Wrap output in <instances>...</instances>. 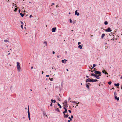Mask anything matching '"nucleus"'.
Instances as JSON below:
<instances>
[{"mask_svg":"<svg viewBox=\"0 0 122 122\" xmlns=\"http://www.w3.org/2000/svg\"><path fill=\"white\" fill-rule=\"evenodd\" d=\"M32 16L31 15H30L29 17L30 18H31Z\"/></svg>","mask_w":122,"mask_h":122,"instance_id":"obj_46","label":"nucleus"},{"mask_svg":"<svg viewBox=\"0 0 122 122\" xmlns=\"http://www.w3.org/2000/svg\"><path fill=\"white\" fill-rule=\"evenodd\" d=\"M59 91H61V89L59 87Z\"/></svg>","mask_w":122,"mask_h":122,"instance_id":"obj_52","label":"nucleus"},{"mask_svg":"<svg viewBox=\"0 0 122 122\" xmlns=\"http://www.w3.org/2000/svg\"><path fill=\"white\" fill-rule=\"evenodd\" d=\"M52 102H51V104H50V106H52Z\"/></svg>","mask_w":122,"mask_h":122,"instance_id":"obj_40","label":"nucleus"},{"mask_svg":"<svg viewBox=\"0 0 122 122\" xmlns=\"http://www.w3.org/2000/svg\"><path fill=\"white\" fill-rule=\"evenodd\" d=\"M51 101L52 102H53L54 103H55L56 102V101L55 100L51 99Z\"/></svg>","mask_w":122,"mask_h":122,"instance_id":"obj_15","label":"nucleus"},{"mask_svg":"<svg viewBox=\"0 0 122 122\" xmlns=\"http://www.w3.org/2000/svg\"><path fill=\"white\" fill-rule=\"evenodd\" d=\"M76 104H77L76 105V107H76L77 106H78V103H76Z\"/></svg>","mask_w":122,"mask_h":122,"instance_id":"obj_50","label":"nucleus"},{"mask_svg":"<svg viewBox=\"0 0 122 122\" xmlns=\"http://www.w3.org/2000/svg\"><path fill=\"white\" fill-rule=\"evenodd\" d=\"M117 95V93L116 92H115L114 94V96L115 97L116 96H117L116 95Z\"/></svg>","mask_w":122,"mask_h":122,"instance_id":"obj_22","label":"nucleus"},{"mask_svg":"<svg viewBox=\"0 0 122 122\" xmlns=\"http://www.w3.org/2000/svg\"><path fill=\"white\" fill-rule=\"evenodd\" d=\"M114 85L115 86H118L119 85V83H118L117 84L115 83Z\"/></svg>","mask_w":122,"mask_h":122,"instance_id":"obj_18","label":"nucleus"},{"mask_svg":"<svg viewBox=\"0 0 122 122\" xmlns=\"http://www.w3.org/2000/svg\"><path fill=\"white\" fill-rule=\"evenodd\" d=\"M69 14H71V13H70V12H69Z\"/></svg>","mask_w":122,"mask_h":122,"instance_id":"obj_64","label":"nucleus"},{"mask_svg":"<svg viewBox=\"0 0 122 122\" xmlns=\"http://www.w3.org/2000/svg\"><path fill=\"white\" fill-rule=\"evenodd\" d=\"M94 73H95L96 74L98 75V76H101V72L100 71H96L94 72Z\"/></svg>","mask_w":122,"mask_h":122,"instance_id":"obj_3","label":"nucleus"},{"mask_svg":"<svg viewBox=\"0 0 122 122\" xmlns=\"http://www.w3.org/2000/svg\"><path fill=\"white\" fill-rule=\"evenodd\" d=\"M102 72L106 75H108V73L105 70H103L102 71Z\"/></svg>","mask_w":122,"mask_h":122,"instance_id":"obj_7","label":"nucleus"},{"mask_svg":"<svg viewBox=\"0 0 122 122\" xmlns=\"http://www.w3.org/2000/svg\"><path fill=\"white\" fill-rule=\"evenodd\" d=\"M54 4H55L54 3H52V4H51V6H53V5H54Z\"/></svg>","mask_w":122,"mask_h":122,"instance_id":"obj_39","label":"nucleus"},{"mask_svg":"<svg viewBox=\"0 0 122 122\" xmlns=\"http://www.w3.org/2000/svg\"><path fill=\"white\" fill-rule=\"evenodd\" d=\"M73 116L72 115L71 116V119L72 118H73Z\"/></svg>","mask_w":122,"mask_h":122,"instance_id":"obj_41","label":"nucleus"},{"mask_svg":"<svg viewBox=\"0 0 122 122\" xmlns=\"http://www.w3.org/2000/svg\"><path fill=\"white\" fill-rule=\"evenodd\" d=\"M105 36V34H103L102 35L101 38L102 39H103L104 37Z\"/></svg>","mask_w":122,"mask_h":122,"instance_id":"obj_16","label":"nucleus"},{"mask_svg":"<svg viewBox=\"0 0 122 122\" xmlns=\"http://www.w3.org/2000/svg\"><path fill=\"white\" fill-rule=\"evenodd\" d=\"M106 32H110L112 31V30L111 29V28L110 27H108L107 29L105 30Z\"/></svg>","mask_w":122,"mask_h":122,"instance_id":"obj_4","label":"nucleus"},{"mask_svg":"<svg viewBox=\"0 0 122 122\" xmlns=\"http://www.w3.org/2000/svg\"><path fill=\"white\" fill-rule=\"evenodd\" d=\"M108 84H109V85H110L112 83V82L111 81H109L108 82Z\"/></svg>","mask_w":122,"mask_h":122,"instance_id":"obj_27","label":"nucleus"},{"mask_svg":"<svg viewBox=\"0 0 122 122\" xmlns=\"http://www.w3.org/2000/svg\"><path fill=\"white\" fill-rule=\"evenodd\" d=\"M91 75V76H93L95 77L96 76V75H97V74H96V73L94 74V73H92V74Z\"/></svg>","mask_w":122,"mask_h":122,"instance_id":"obj_17","label":"nucleus"},{"mask_svg":"<svg viewBox=\"0 0 122 122\" xmlns=\"http://www.w3.org/2000/svg\"><path fill=\"white\" fill-rule=\"evenodd\" d=\"M21 27L23 29V25H21Z\"/></svg>","mask_w":122,"mask_h":122,"instance_id":"obj_49","label":"nucleus"},{"mask_svg":"<svg viewBox=\"0 0 122 122\" xmlns=\"http://www.w3.org/2000/svg\"><path fill=\"white\" fill-rule=\"evenodd\" d=\"M81 42H78V45H80V44H81Z\"/></svg>","mask_w":122,"mask_h":122,"instance_id":"obj_42","label":"nucleus"},{"mask_svg":"<svg viewBox=\"0 0 122 122\" xmlns=\"http://www.w3.org/2000/svg\"><path fill=\"white\" fill-rule=\"evenodd\" d=\"M97 70L96 69V68H94V70Z\"/></svg>","mask_w":122,"mask_h":122,"instance_id":"obj_58","label":"nucleus"},{"mask_svg":"<svg viewBox=\"0 0 122 122\" xmlns=\"http://www.w3.org/2000/svg\"><path fill=\"white\" fill-rule=\"evenodd\" d=\"M57 105L58 106H59L60 108H61V106L60 105V104L59 103H57Z\"/></svg>","mask_w":122,"mask_h":122,"instance_id":"obj_23","label":"nucleus"},{"mask_svg":"<svg viewBox=\"0 0 122 122\" xmlns=\"http://www.w3.org/2000/svg\"><path fill=\"white\" fill-rule=\"evenodd\" d=\"M115 100H117V101H118L119 100V97H117V96H116L115 97Z\"/></svg>","mask_w":122,"mask_h":122,"instance_id":"obj_14","label":"nucleus"},{"mask_svg":"<svg viewBox=\"0 0 122 122\" xmlns=\"http://www.w3.org/2000/svg\"><path fill=\"white\" fill-rule=\"evenodd\" d=\"M28 118L29 120H30V112H29V109H28Z\"/></svg>","mask_w":122,"mask_h":122,"instance_id":"obj_6","label":"nucleus"},{"mask_svg":"<svg viewBox=\"0 0 122 122\" xmlns=\"http://www.w3.org/2000/svg\"><path fill=\"white\" fill-rule=\"evenodd\" d=\"M42 112H43V114L44 116H45L46 117H47V115H46V113L44 111H43V110L42 111Z\"/></svg>","mask_w":122,"mask_h":122,"instance_id":"obj_12","label":"nucleus"},{"mask_svg":"<svg viewBox=\"0 0 122 122\" xmlns=\"http://www.w3.org/2000/svg\"><path fill=\"white\" fill-rule=\"evenodd\" d=\"M86 84H88V86H89L90 85H91V84H90V83H87V82H86Z\"/></svg>","mask_w":122,"mask_h":122,"instance_id":"obj_33","label":"nucleus"},{"mask_svg":"<svg viewBox=\"0 0 122 122\" xmlns=\"http://www.w3.org/2000/svg\"><path fill=\"white\" fill-rule=\"evenodd\" d=\"M57 57L58 58H59V56H57Z\"/></svg>","mask_w":122,"mask_h":122,"instance_id":"obj_62","label":"nucleus"},{"mask_svg":"<svg viewBox=\"0 0 122 122\" xmlns=\"http://www.w3.org/2000/svg\"><path fill=\"white\" fill-rule=\"evenodd\" d=\"M68 118L69 119L71 120H72L71 118L70 117H69Z\"/></svg>","mask_w":122,"mask_h":122,"instance_id":"obj_35","label":"nucleus"},{"mask_svg":"<svg viewBox=\"0 0 122 122\" xmlns=\"http://www.w3.org/2000/svg\"><path fill=\"white\" fill-rule=\"evenodd\" d=\"M78 47L80 49H82V44L81 45H79Z\"/></svg>","mask_w":122,"mask_h":122,"instance_id":"obj_13","label":"nucleus"},{"mask_svg":"<svg viewBox=\"0 0 122 122\" xmlns=\"http://www.w3.org/2000/svg\"><path fill=\"white\" fill-rule=\"evenodd\" d=\"M18 12H19V13H20V9H19V10Z\"/></svg>","mask_w":122,"mask_h":122,"instance_id":"obj_44","label":"nucleus"},{"mask_svg":"<svg viewBox=\"0 0 122 122\" xmlns=\"http://www.w3.org/2000/svg\"><path fill=\"white\" fill-rule=\"evenodd\" d=\"M28 109H29V105H28Z\"/></svg>","mask_w":122,"mask_h":122,"instance_id":"obj_60","label":"nucleus"},{"mask_svg":"<svg viewBox=\"0 0 122 122\" xmlns=\"http://www.w3.org/2000/svg\"><path fill=\"white\" fill-rule=\"evenodd\" d=\"M17 70L19 71H20L21 70L20 67V64L18 62H17Z\"/></svg>","mask_w":122,"mask_h":122,"instance_id":"obj_2","label":"nucleus"},{"mask_svg":"<svg viewBox=\"0 0 122 122\" xmlns=\"http://www.w3.org/2000/svg\"><path fill=\"white\" fill-rule=\"evenodd\" d=\"M92 82V79L90 78L86 79V82Z\"/></svg>","mask_w":122,"mask_h":122,"instance_id":"obj_5","label":"nucleus"},{"mask_svg":"<svg viewBox=\"0 0 122 122\" xmlns=\"http://www.w3.org/2000/svg\"><path fill=\"white\" fill-rule=\"evenodd\" d=\"M68 111L70 113H71V111L70 110H68Z\"/></svg>","mask_w":122,"mask_h":122,"instance_id":"obj_38","label":"nucleus"},{"mask_svg":"<svg viewBox=\"0 0 122 122\" xmlns=\"http://www.w3.org/2000/svg\"><path fill=\"white\" fill-rule=\"evenodd\" d=\"M20 14L21 16L22 17H23L24 15V14H23L21 13H20Z\"/></svg>","mask_w":122,"mask_h":122,"instance_id":"obj_21","label":"nucleus"},{"mask_svg":"<svg viewBox=\"0 0 122 122\" xmlns=\"http://www.w3.org/2000/svg\"><path fill=\"white\" fill-rule=\"evenodd\" d=\"M55 110L56 111H57L59 112H60V110L58 108H57Z\"/></svg>","mask_w":122,"mask_h":122,"instance_id":"obj_19","label":"nucleus"},{"mask_svg":"<svg viewBox=\"0 0 122 122\" xmlns=\"http://www.w3.org/2000/svg\"><path fill=\"white\" fill-rule=\"evenodd\" d=\"M49 75H46V77H49Z\"/></svg>","mask_w":122,"mask_h":122,"instance_id":"obj_45","label":"nucleus"},{"mask_svg":"<svg viewBox=\"0 0 122 122\" xmlns=\"http://www.w3.org/2000/svg\"><path fill=\"white\" fill-rule=\"evenodd\" d=\"M44 43L46 45V46H47V42L46 41H45L44 42Z\"/></svg>","mask_w":122,"mask_h":122,"instance_id":"obj_25","label":"nucleus"},{"mask_svg":"<svg viewBox=\"0 0 122 122\" xmlns=\"http://www.w3.org/2000/svg\"><path fill=\"white\" fill-rule=\"evenodd\" d=\"M86 77L87 78H88L89 77V76H86Z\"/></svg>","mask_w":122,"mask_h":122,"instance_id":"obj_51","label":"nucleus"},{"mask_svg":"<svg viewBox=\"0 0 122 122\" xmlns=\"http://www.w3.org/2000/svg\"><path fill=\"white\" fill-rule=\"evenodd\" d=\"M4 41L5 42H9V41L8 40H4Z\"/></svg>","mask_w":122,"mask_h":122,"instance_id":"obj_37","label":"nucleus"},{"mask_svg":"<svg viewBox=\"0 0 122 122\" xmlns=\"http://www.w3.org/2000/svg\"><path fill=\"white\" fill-rule=\"evenodd\" d=\"M77 10H76L75 11V15H76L77 16H78L80 14H79V13L78 12H77Z\"/></svg>","mask_w":122,"mask_h":122,"instance_id":"obj_9","label":"nucleus"},{"mask_svg":"<svg viewBox=\"0 0 122 122\" xmlns=\"http://www.w3.org/2000/svg\"><path fill=\"white\" fill-rule=\"evenodd\" d=\"M66 70L67 71H68L69 70L68 69H66Z\"/></svg>","mask_w":122,"mask_h":122,"instance_id":"obj_57","label":"nucleus"},{"mask_svg":"<svg viewBox=\"0 0 122 122\" xmlns=\"http://www.w3.org/2000/svg\"><path fill=\"white\" fill-rule=\"evenodd\" d=\"M44 72L43 71H42V74H43V73H44Z\"/></svg>","mask_w":122,"mask_h":122,"instance_id":"obj_55","label":"nucleus"},{"mask_svg":"<svg viewBox=\"0 0 122 122\" xmlns=\"http://www.w3.org/2000/svg\"><path fill=\"white\" fill-rule=\"evenodd\" d=\"M23 119H24V118H25V117H23Z\"/></svg>","mask_w":122,"mask_h":122,"instance_id":"obj_59","label":"nucleus"},{"mask_svg":"<svg viewBox=\"0 0 122 122\" xmlns=\"http://www.w3.org/2000/svg\"><path fill=\"white\" fill-rule=\"evenodd\" d=\"M56 27H54L53 28H52L51 29L52 31V32H55L56 31Z\"/></svg>","mask_w":122,"mask_h":122,"instance_id":"obj_8","label":"nucleus"},{"mask_svg":"<svg viewBox=\"0 0 122 122\" xmlns=\"http://www.w3.org/2000/svg\"><path fill=\"white\" fill-rule=\"evenodd\" d=\"M108 22L107 21H106L104 22V24L105 25H107L108 24Z\"/></svg>","mask_w":122,"mask_h":122,"instance_id":"obj_24","label":"nucleus"},{"mask_svg":"<svg viewBox=\"0 0 122 122\" xmlns=\"http://www.w3.org/2000/svg\"><path fill=\"white\" fill-rule=\"evenodd\" d=\"M95 77H96L97 79H99L100 78V77L98 76H97V75H96Z\"/></svg>","mask_w":122,"mask_h":122,"instance_id":"obj_20","label":"nucleus"},{"mask_svg":"<svg viewBox=\"0 0 122 122\" xmlns=\"http://www.w3.org/2000/svg\"><path fill=\"white\" fill-rule=\"evenodd\" d=\"M71 120H68V122H70L71 121Z\"/></svg>","mask_w":122,"mask_h":122,"instance_id":"obj_47","label":"nucleus"},{"mask_svg":"<svg viewBox=\"0 0 122 122\" xmlns=\"http://www.w3.org/2000/svg\"><path fill=\"white\" fill-rule=\"evenodd\" d=\"M53 80V78H51V79H50V80L51 81H52Z\"/></svg>","mask_w":122,"mask_h":122,"instance_id":"obj_34","label":"nucleus"},{"mask_svg":"<svg viewBox=\"0 0 122 122\" xmlns=\"http://www.w3.org/2000/svg\"><path fill=\"white\" fill-rule=\"evenodd\" d=\"M70 102H71L72 103H76V102H75V101H70Z\"/></svg>","mask_w":122,"mask_h":122,"instance_id":"obj_30","label":"nucleus"},{"mask_svg":"<svg viewBox=\"0 0 122 122\" xmlns=\"http://www.w3.org/2000/svg\"><path fill=\"white\" fill-rule=\"evenodd\" d=\"M17 10V8H16L15 9V11H16Z\"/></svg>","mask_w":122,"mask_h":122,"instance_id":"obj_36","label":"nucleus"},{"mask_svg":"<svg viewBox=\"0 0 122 122\" xmlns=\"http://www.w3.org/2000/svg\"><path fill=\"white\" fill-rule=\"evenodd\" d=\"M70 23H72V20L71 19H70Z\"/></svg>","mask_w":122,"mask_h":122,"instance_id":"obj_31","label":"nucleus"},{"mask_svg":"<svg viewBox=\"0 0 122 122\" xmlns=\"http://www.w3.org/2000/svg\"><path fill=\"white\" fill-rule=\"evenodd\" d=\"M33 66H32L31 67V69H33Z\"/></svg>","mask_w":122,"mask_h":122,"instance_id":"obj_54","label":"nucleus"},{"mask_svg":"<svg viewBox=\"0 0 122 122\" xmlns=\"http://www.w3.org/2000/svg\"><path fill=\"white\" fill-rule=\"evenodd\" d=\"M67 100H65V101H64V103H65V104H67Z\"/></svg>","mask_w":122,"mask_h":122,"instance_id":"obj_28","label":"nucleus"},{"mask_svg":"<svg viewBox=\"0 0 122 122\" xmlns=\"http://www.w3.org/2000/svg\"><path fill=\"white\" fill-rule=\"evenodd\" d=\"M98 80L96 79H92V82H97V81H98Z\"/></svg>","mask_w":122,"mask_h":122,"instance_id":"obj_11","label":"nucleus"},{"mask_svg":"<svg viewBox=\"0 0 122 122\" xmlns=\"http://www.w3.org/2000/svg\"><path fill=\"white\" fill-rule=\"evenodd\" d=\"M56 6L57 7H58V5H56Z\"/></svg>","mask_w":122,"mask_h":122,"instance_id":"obj_56","label":"nucleus"},{"mask_svg":"<svg viewBox=\"0 0 122 122\" xmlns=\"http://www.w3.org/2000/svg\"><path fill=\"white\" fill-rule=\"evenodd\" d=\"M86 87L87 88V89L89 91L90 90V87L86 83Z\"/></svg>","mask_w":122,"mask_h":122,"instance_id":"obj_10","label":"nucleus"},{"mask_svg":"<svg viewBox=\"0 0 122 122\" xmlns=\"http://www.w3.org/2000/svg\"><path fill=\"white\" fill-rule=\"evenodd\" d=\"M71 99V98H70V97H69V98H68V101H69Z\"/></svg>","mask_w":122,"mask_h":122,"instance_id":"obj_43","label":"nucleus"},{"mask_svg":"<svg viewBox=\"0 0 122 122\" xmlns=\"http://www.w3.org/2000/svg\"><path fill=\"white\" fill-rule=\"evenodd\" d=\"M21 24H23V23L22 22H21Z\"/></svg>","mask_w":122,"mask_h":122,"instance_id":"obj_61","label":"nucleus"},{"mask_svg":"<svg viewBox=\"0 0 122 122\" xmlns=\"http://www.w3.org/2000/svg\"><path fill=\"white\" fill-rule=\"evenodd\" d=\"M97 66L96 64H94L93 65V67H94Z\"/></svg>","mask_w":122,"mask_h":122,"instance_id":"obj_32","label":"nucleus"},{"mask_svg":"<svg viewBox=\"0 0 122 122\" xmlns=\"http://www.w3.org/2000/svg\"><path fill=\"white\" fill-rule=\"evenodd\" d=\"M121 79H122V76L121 77Z\"/></svg>","mask_w":122,"mask_h":122,"instance_id":"obj_63","label":"nucleus"},{"mask_svg":"<svg viewBox=\"0 0 122 122\" xmlns=\"http://www.w3.org/2000/svg\"><path fill=\"white\" fill-rule=\"evenodd\" d=\"M64 61H65L66 62L67 61V60L65 59H64Z\"/></svg>","mask_w":122,"mask_h":122,"instance_id":"obj_53","label":"nucleus"},{"mask_svg":"<svg viewBox=\"0 0 122 122\" xmlns=\"http://www.w3.org/2000/svg\"><path fill=\"white\" fill-rule=\"evenodd\" d=\"M64 61H64V60H61V62L62 63H66V62H64Z\"/></svg>","mask_w":122,"mask_h":122,"instance_id":"obj_29","label":"nucleus"},{"mask_svg":"<svg viewBox=\"0 0 122 122\" xmlns=\"http://www.w3.org/2000/svg\"><path fill=\"white\" fill-rule=\"evenodd\" d=\"M64 106L66 107H68V106H67V104H64Z\"/></svg>","mask_w":122,"mask_h":122,"instance_id":"obj_26","label":"nucleus"},{"mask_svg":"<svg viewBox=\"0 0 122 122\" xmlns=\"http://www.w3.org/2000/svg\"><path fill=\"white\" fill-rule=\"evenodd\" d=\"M65 110V111H64L63 112V113L64 114V116L65 118V117L67 118L68 116V115H65V113L67 112V110L66 107H64L63 108Z\"/></svg>","mask_w":122,"mask_h":122,"instance_id":"obj_1","label":"nucleus"},{"mask_svg":"<svg viewBox=\"0 0 122 122\" xmlns=\"http://www.w3.org/2000/svg\"><path fill=\"white\" fill-rule=\"evenodd\" d=\"M52 53L53 54H54L55 53V52L54 51H52Z\"/></svg>","mask_w":122,"mask_h":122,"instance_id":"obj_48","label":"nucleus"}]
</instances>
